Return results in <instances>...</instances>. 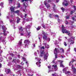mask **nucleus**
<instances>
[{
	"instance_id": "e433bc0d",
	"label": "nucleus",
	"mask_w": 76,
	"mask_h": 76,
	"mask_svg": "<svg viewBox=\"0 0 76 76\" xmlns=\"http://www.w3.org/2000/svg\"><path fill=\"white\" fill-rule=\"evenodd\" d=\"M74 12V10L71 11L70 12V14L72 15V14H73V13Z\"/></svg>"
},
{
	"instance_id": "4be33fe9",
	"label": "nucleus",
	"mask_w": 76,
	"mask_h": 76,
	"mask_svg": "<svg viewBox=\"0 0 76 76\" xmlns=\"http://www.w3.org/2000/svg\"><path fill=\"white\" fill-rule=\"evenodd\" d=\"M10 55L12 57H13V56H16V54H14L13 53H11L10 54Z\"/></svg>"
},
{
	"instance_id": "c85d7f7f",
	"label": "nucleus",
	"mask_w": 76,
	"mask_h": 76,
	"mask_svg": "<svg viewBox=\"0 0 76 76\" xmlns=\"http://www.w3.org/2000/svg\"><path fill=\"white\" fill-rule=\"evenodd\" d=\"M17 67H18V69H20V67H21V66H20V65H18L17 66Z\"/></svg>"
},
{
	"instance_id": "4d7b16f0",
	"label": "nucleus",
	"mask_w": 76,
	"mask_h": 76,
	"mask_svg": "<svg viewBox=\"0 0 76 76\" xmlns=\"http://www.w3.org/2000/svg\"><path fill=\"white\" fill-rule=\"evenodd\" d=\"M66 25L68 24V21H66Z\"/></svg>"
},
{
	"instance_id": "6e6552de",
	"label": "nucleus",
	"mask_w": 76,
	"mask_h": 76,
	"mask_svg": "<svg viewBox=\"0 0 76 76\" xmlns=\"http://www.w3.org/2000/svg\"><path fill=\"white\" fill-rule=\"evenodd\" d=\"M29 27H30V25H28L27 26H26V32L28 33V31H29Z\"/></svg>"
},
{
	"instance_id": "412c9836",
	"label": "nucleus",
	"mask_w": 76,
	"mask_h": 76,
	"mask_svg": "<svg viewBox=\"0 0 76 76\" xmlns=\"http://www.w3.org/2000/svg\"><path fill=\"white\" fill-rule=\"evenodd\" d=\"M61 9V10H62L63 12H64V8L63 7H62Z\"/></svg>"
},
{
	"instance_id": "473e14b6",
	"label": "nucleus",
	"mask_w": 76,
	"mask_h": 76,
	"mask_svg": "<svg viewBox=\"0 0 76 76\" xmlns=\"http://www.w3.org/2000/svg\"><path fill=\"white\" fill-rule=\"evenodd\" d=\"M16 59H13L12 62H14L15 63H16Z\"/></svg>"
},
{
	"instance_id": "7ed1b4c3",
	"label": "nucleus",
	"mask_w": 76,
	"mask_h": 76,
	"mask_svg": "<svg viewBox=\"0 0 76 76\" xmlns=\"http://www.w3.org/2000/svg\"><path fill=\"white\" fill-rule=\"evenodd\" d=\"M72 39H75V37H71V38L69 39L68 40V42H69L70 44L71 45L72 44H73L75 43L74 41L72 40Z\"/></svg>"
},
{
	"instance_id": "e2e57ef3",
	"label": "nucleus",
	"mask_w": 76,
	"mask_h": 76,
	"mask_svg": "<svg viewBox=\"0 0 76 76\" xmlns=\"http://www.w3.org/2000/svg\"><path fill=\"white\" fill-rule=\"evenodd\" d=\"M20 35L21 36H23V33H20Z\"/></svg>"
},
{
	"instance_id": "b1692460",
	"label": "nucleus",
	"mask_w": 76,
	"mask_h": 76,
	"mask_svg": "<svg viewBox=\"0 0 76 76\" xmlns=\"http://www.w3.org/2000/svg\"><path fill=\"white\" fill-rule=\"evenodd\" d=\"M24 1H31V0H22L21 1L23 2Z\"/></svg>"
},
{
	"instance_id": "6ab92c4d",
	"label": "nucleus",
	"mask_w": 76,
	"mask_h": 76,
	"mask_svg": "<svg viewBox=\"0 0 76 76\" xmlns=\"http://www.w3.org/2000/svg\"><path fill=\"white\" fill-rule=\"evenodd\" d=\"M73 7H74V12H76L75 11H76V7L75 5H73Z\"/></svg>"
},
{
	"instance_id": "09e8293b",
	"label": "nucleus",
	"mask_w": 76,
	"mask_h": 76,
	"mask_svg": "<svg viewBox=\"0 0 76 76\" xmlns=\"http://www.w3.org/2000/svg\"><path fill=\"white\" fill-rule=\"evenodd\" d=\"M12 22L13 23H15V20H12Z\"/></svg>"
},
{
	"instance_id": "f257e3e1",
	"label": "nucleus",
	"mask_w": 76,
	"mask_h": 76,
	"mask_svg": "<svg viewBox=\"0 0 76 76\" xmlns=\"http://www.w3.org/2000/svg\"><path fill=\"white\" fill-rule=\"evenodd\" d=\"M64 25H62V32L63 34H64V33L65 34L67 33V35L68 36H71V34H70V31H67L66 29L64 28Z\"/></svg>"
},
{
	"instance_id": "c9c22d12",
	"label": "nucleus",
	"mask_w": 76,
	"mask_h": 76,
	"mask_svg": "<svg viewBox=\"0 0 76 76\" xmlns=\"http://www.w3.org/2000/svg\"><path fill=\"white\" fill-rule=\"evenodd\" d=\"M49 18H52V15L51 14H50L49 15Z\"/></svg>"
},
{
	"instance_id": "bf43d9fd",
	"label": "nucleus",
	"mask_w": 76,
	"mask_h": 76,
	"mask_svg": "<svg viewBox=\"0 0 76 76\" xmlns=\"http://www.w3.org/2000/svg\"><path fill=\"white\" fill-rule=\"evenodd\" d=\"M2 65V64L0 63V69L1 67V65Z\"/></svg>"
},
{
	"instance_id": "c756f323",
	"label": "nucleus",
	"mask_w": 76,
	"mask_h": 76,
	"mask_svg": "<svg viewBox=\"0 0 76 76\" xmlns=\"http://www.w3.org/2000/svg\"><path fill=\"white\" fill-rule=\"evenodd\" d=\"M55 58H57V53H55Z\"/></svg>"
},
{
	"instance_id": "2eb2a0df",
	"label": "nucleus",
	"mask_w": 76,
	"mask_h": 76,
	"mask_svg": "<svg viewBox=\"0 0 76 76\" xmlns=\"http://www.w3.org/2000/svg\"><path fill=\"white\" fill-rule=\"evenodd\" d=\"M20 20H21V19L20 18H18V19H17V20L16 21V22H17V23H19Z\"/></svg>"
},
{
	"instance_id": "72a5a7b5",
	"label": "nucleus",
	"mask_w": 76,
	"mask_h": 76,
	"mask_svg": "<svg viewBox=\"0 0 76 76\" xmlns=\"http://www.w3.org/2000/svg\"><path fill=\"white\" fill-rule=\"evenodd\" d=\"M0 6H3V2H1L0 4Z\"/></svg>"
},
{
	"instance_id": "7c9ffc66",
	"label": "nucleus",
	"mask_w": 76,
	"mask_h": 76,
	"mask_svg": "<svg viewBox=\"0 0 76 76\" xmlns=\"http://www.w3.org/2000/svg\"><path fill=\"white\" fill-rule=\"evenodd\" d=\"M73 72L75 74H76V69H74Z\"/></svg>"
},
{
	"instance_id": "aec40b11",
	"label": "nucleus",
	"mask_w": 76,
	"mask_h": 76,
	"mask_svg": "<svg viewBox=\"0 0 76 76\" xmlns=\"http://www.w3.org/2000/svg\"><path fill=\"white\" fill-rule=\"evenodd\" d=\"M46 7H47V9H50V5L49 4L47 5L46 6Z\"/></svg>"
},
{
	"instance_id": "f8f14e48",
	"label": "nucleus",
	"mask_w": 76,
	"mask_h": 76,
	"mask_svg": "<svg viewBox=\"0 0 76 76\" xmlns=\"http://www.w3.org/2000/svg\"><path fill=\"white\" fill-rule=\"evenodd\" d=\"M19 30L20 31H21V32H23V28L21 27L20 28H18Z\"/></svg>"
},
{
	"instance_id": "ddd939ff",
	"label": "nucleus",
	"mask_w": 76,
	"mask_h": 76,
	"mask_svg": "<svg viewBox=\"0 0 76 76\" xmlns=\"http://www.w3.org/2000/svg\"><path fill=\"white\" fill-rule=\"evenodd\" d=\"M47 54H45L44 56V58H45V60H47Z\"/></svg>"
},
{
	"instance_id": "13d9d810",
	"label": "nucleus",
	"mask_w": 76,
	"mask_h": 76,
	"mask_svg": "<svg viewBox=\"0 0 76 76\" xmlns=\"http://www.w3.org/2000/svg\"><path fill=\"white\" fill-rule=\"evenodd\" d=\"M70 73V72L69 71H68L67 72V73Z\"/></svg>"
},
{
	"instance_id": "58836bf2",
	"label": "nucleus",
	"mask_w": 76,
	"mask_h": 76,
	"mask_svg": "<svg viewBox=\"0 0 76 76\" xmlns=\"http://www.w3.org/2000/svg\"><path fill=\"white\" fill-rule=\"evenodd\" d=\"M47 41H50V38L48 37V38H47Z\"/></svg>"
},
{
	"instance_id": "a19ab883",
	"label": "nucleus",
	"mask_w": 76,
	"mask_h": 76,
	"mask_svg": "<svg viewBox=\"0 0 76 76\" xmlns=\"http://www.w3.org/2000/svg\"><path fill=\"white\" fill-rule=\"evenodd\" d=\"M72 19L73 20H75V21H76V20H75V17H73L72 18Z\"/></svg>"
},
{
	"instance_id": "9b49d317",
	"label": "nucleus",
	"mask_w": 76,
	"mask_h": 76,
	"mask_svg": "<svg viewBox=\"0 0 76 76\" xmlns=\"http://www.w3.org/2000/svg\"><path fill=\"white\" fill-rule=\"evenodd\" d=\"M62 4H63V5H64L65 6H67L68 5H69V3H65V2H64L62 3Z\"/></svg>"
},
{
	"instance_id": "6e6d98bb",
	"label": "nucleus",
	"mask_w": 76,
	"mask_h": 76,
	"mask_svg": "<svg viewBox=\"0 0 76 76\" xmlns=\"http://www.w3.org/2000/svg\"><path fill=\"white\" fill-rule=\"evenodd\" d=\"M48 2H49L50 3H51V0H48Z\"/></svg>"
},
{
	"instance_id": "4468645a",
	"label": "nucleus",
	"mask_w": 76,
	"mask_h": 76,
	"mask_svg": "<svg viewBox=\"0 0 76 76\" xmlns=\"http://www.w3.org/2000/svg\"><path fill=\"white\" fill-rule=\"evenodd\" d=\"M60 50L63 53H64V49H63V48H60Z\"/></svg>"
},
{
	"instance_id": "a878e982",
	"label": "nucleus",
	"mask_w": 76,
	"mask_h": 76,
	"mask_svg": "<svg viewBox=\"0 0 76 76\" xmlns=\"http://www.w3.org/2000/svg\"><path fill=\"white\" fill-rule=\"evenodd\" d=\"M53 10H55V8H56V5L55 4H53Z\"/></svg>"
},
{
	"instance_id": "0e129e2a",
	"label": "nucleus",
	"mask_w": 76,
	"mask_h": 76,
	"mask_svg": "<svg viewBox=\"0 0 76 76\" xmlns=\"http://www.w3.org/2000/svg\"><path fill=\"white\" fill-rule=\"evenodd\" d=\"M56 3H58L59 1V0H56Z\"/></svg>"
},
{
	"instance_id": "dca6fc26",
	"label": "nucleus",
	"mask_w": 76,
	"mask_h": 76,
	"mask_svg": "<svg viewBox=\"0 0 76 76\" xmlns=\"http://www.w3.org/2000/svg\"><path fill=\"white\" fill-rule=\"evenodd\" d=\"M52 66L53 67H54V69H57V65H52Z\"/></svg>"
},
{
	"instance_id": "a18cd8bd",
	"label": "nucleus",
	"mask_w": 76,
	"mask_h": 76,
	"mask_svg": "<svg viewBox=\"0 0 76 76\" xmlns=\"http://www.w3.org/2000/svg\"><path fill=\"white\" fill-rule=\"evenodd\" d=\"M63 73H66V72H65V70H64V69H63Z\"/></svg>"
},
{
	"instance_id": "423d86ee",
	"label": "nucleus",
	"mask_w": 76,
	"mask_h": 76,
	"mask_svg": "<svg viewBox=\"0 0 76 76\" xmlns=\"http://www.w3.org/2000/svg\"><path fill=\"white\" fill-rule=\"evenodd\" d=\"M44 54H45V52H44V50H41L40 51V57H42Z\"/></svg>"
},
{
	"instance_id": "8fccbe9b",
	"label": "nucleus",
	"mask_w": 76,
	"mask_h": 76,
	"mask_svg": "<svg viewBox=\"0 0 76 76\" xmlns=\"http://www.w3.org/2000/svg\"><path fill=\"white\" fill-rule=\"evenodd\" d=\"M48 69H51V66H48Z\"/></svg>"
},
{
	"instance_id": "f03ea898",
	"label": "nucleus",
	"mask_w": 76,
	"mask_h": 76,
	"mask_svg": "<svg viewBox=\"0 0 76 76\" xmlns=\"http://www.w3.org/2000/svg\"><path fill=\"white\" fill-rule=\"evenodd\" d=\"M15 7H14L13 6H12L10 7V10L12 12H14L15 13H17V14H18V13H19V10H17L15 12Z\"/></svg>"
},
{
	"instance_id": "49530a36",
	"label": "nucleus",
	"mask_w": 76,
	"mask_h": 76,
	"mask_svg": "<svg viewBox=\"0 0 76 76\" xmlns=\"http://www.w3.org/2000/svg\"><path fill=\"white\" fill-rule=\"evenodd\" d=\"M19 44L20 45H22V42H21V41L19 43Z\"/></svg>"
},
{
	"instance_id": "ea45409f",
	"label": "nucleus",
	"mask_w": 76,
	"mask_h": 76,
	"mask_svg": "<svg viewBox=\"0 0 76 76\" xmlns=\"http://www.w3.org/2000/svg\"><path fill=\"white\" fill-rule=\"evenodd\" d=\"M37 31H39V30H40V27H38L37 28Z\"/></svg>"
},
{
	"instance_id": "052dcab7",
	"label": "nucleus",
	"mask_w": 76,
	"mask_h": 76,
	"mask_svg": "<svg viewBox=\"0 0 76 76\" xmlns=\"http://www.w3.org/2000/svg\"><path fill=\"white\" fill-rule=\"evenodd\" d=\"M55 16H56V18H58V15H56Z\"/></svg>"
},
{
	"instance_id": "9d476101",
	"label": "nucleus",
	"mask_w": 76,
	"mask_h": 76,
	"mask_svg": "<svg viewBox=\"0 0 76 76\" xmlns=\"http://www.w3.org/2000/svg\"><path fill=\"white\" fill-rule=\"evenodd\" d=\"M63 61H61L60 62V64L61 67H62L64 68V65L63 64Z\"/></svg>"
},
{
	"instance_id": "680f3d73",
	"label": "nucleus",
	"mask_w": 76,
	"mask_h": 76,
	"mask_svg": "<svg viewBox=\"0 0 76 76\" xmlns=\"http://www.w3.org/2000/svg\"><path fill=\"white\" fill-rule=\"evenodd\" d=\"M42 27H43V28H46V27L45 25H44L42 26Z\"/></svg>"
},
{
	"instance_id": "bb28decb",
	"label": "nucleus",
	"mask_w": 76,
	"mask_h": 76,
	"mask_svg": "<svg viewBox=\"0 0 76 76\" xmlns=\"http://www.w3.org/2000/svg\"><path fill=\"white\" fill-rule=\"evenodd\" d=\"M23 5L24 7H25V8H26V5L25 4V3H24L23 4Z\"/></svg>"
},
{
	"instance_id": "a211bd4d",
	"label": "nucleus",
	"mask_w": 76,
	"mask_h": 76,
	"mask_svg": "<svg viewBox=\"0 0 76 76\" xmlns=\"http://www.w3.org/2000/svg\"><path fill=\"white\" fill-rule=\"evenodd\" d=\"M1 59H3L2 55H1V54L0 53V60H1Z\"/></svg>"
},
{
	"instance_id": "de8ad7c7",
	"label": "nucleus",
	"mask_w": 76,
	"mask_h": 76,
	"mask_svg": "<svg viewBox=\"0 0 76 76\" xmlns=\"http://www.w3.org/2000/svg\"><path fill=\"white\" fill-rule=\"evenodd\" d=\"M48 24H50V23H51V21H48Z\"/></svg>"
},
{
	"instance_id": "1a4fd4ad",
	"label": "nucleus",
	"mask_w": 76,
	"mask_h": 76,
	"mask_svg": "<svg viewBox=\"0 0 76 76\" xmlns=\"http://www.w3.org/2000/svg\"><path fill=\"white\" fill-rule=\"evenodd\" d=\"M47 36L45 35H43V38L45 39V40H47Z\"/></svg>"
},
{
	"instance_id": "39448f33",
	"label": "nucleus",
	"mask_w": 76,
	"mask_h": 76,
	"mask_svg": "<svg viewBox=\"0 0 76 76\" xmlns=\"http://www.w3.org/2000/svg\"><path fill=\"white\" fill-rule=\"evenodd\" d=\"M30 42V41H29V40L27 39L25 40L24 41V44H25L26 46L27 45H29Z\"/></svg>"
},
{
	"instance_id": "603ef678",
	"label": "nucleus",
	"mask_w": 76,
	"mask_h": 76,
	"mask_svg": "<svg viewBox=\"0 0 76 76\" xmlns=\"http://www.w3.org/2000/svg\"><path fill=\"white\" fill-rule=\"evenodd\" d=\"M60 20H60V19H58V22H60Z\"/></svg>"
},
{
	"instance_id": "0eeeda50",
	"label": "nucleus",
	"mask_w": 76,
	"mask_h": 76,
	"mask_svg": "<svg viewBox=\"0 0 76 76\" xmlns=\"http://www.w3.org/2000/svg\"><path fill=\"white\" fill-rule=\"evenodd\" d=\"M59 51L60 50L58 48H55L54 50V54H57V52Z\"/></svg>"
},
{
	"instance_id": "2f4dec72",
	"label": "nucleus",
	"mask_w": 76,
	"mask_h": 76,
	"mask_svg": "<svg viewBox=\"0 0 76 76\" xmlns=\"http://www.w3.org/2000/svg\"><path fill=\"white\" fill-rule=\"evenodd\" d=\"M44 46H42L40 48L41 50H42V49L44 50Z\"/></svg>"
},
{
	"instance_id": "37998d69",
	"label": "nucleus",
	"mask_w": 76,
	"mask_h": 76,
	"mask_svg": "<svg viewBox=\"0 0 76 76\" xmlns=\"http://www.w3.org/2000/svg\"><path fill=\"white\" fill-rule=\"evenodd\" d=\"M13 54H16H16H17V53H16V52H13Z\"/></svg>"
},
{
	"instance_id": "20e7f679",
	"label": "nucleus",
	"mask_w": 76,
	"mask_h": 76,
	"mask_svg": "<svg viewBox=\"0 0 76 76\" xmlns=\"http://www.w3.org/2000/svg\"><path fill=\"white\" fill-rule=\"evenodd\" d=\"M5 72L7 74H9V73H12L11 70L10 69L6 68Z\"/></svg>"
},
{
	"instance_id": "4c0bfd02",
	"label": "nucleus",
	"mask_w": 76,
	"mask_h": 76,
	"mask_svg": "<svg viewBox=\"0 0 76 76\" xmlns=\"http://www.w3.org/2000/svg\"><path fill=\"white\" fill-rule=\"evenodd\" d=\"M23 59L24 61H25L26 60V58H25V57H23Z\"/></svg>"
},
{
	"instance_id": "774afa93",
	"label": "nucleus",
	"mask_w": 76,
	"mask_h": 76,
	"mask_svg": "<svg viewBox=\"0 0 76 76\" xmlns=\"http://www.w3.org/2000/svg\"><path fill=\"white\" fill-rule=\"evenodd\" d=\"M74 51L76 52V48H74Z\"/></svg>"
},
{
	"instance_id": "338daca9",
	"label": "nucleus",
	"mask_w": 76,
	"mask_h": 76,
	"mask_svg": "<svg viewBox=\"0 0 76 76\" xmlns=\"http://www.w3.org/2000/svg\"><path fill=\"white\" fill-rule=\"evenodd\" d=\"M76 61V60H74V59H72V61Z\"/></svg>"
},
{
	"instance_id": "f704fd0d",
	"label": "nucleus",
	"mask_w": 76,
	"mask_h": 76,
	"mask_svg": "<svg viewBox=\"0 0 76 76\" xmlns=\"http://www.w3.org/2000/svg\"><path fill=\"white\" fill-rule=\"evenodd\" d=\"M20 7V3H19V4L18 6V7Z\"/></svg>"
},
{
	"instance_id": "5701e85b",
	"label": "nucleus",
	"mask_w": 76,
	"mask_h": 76,
	"mask_svg": "<svg viewBox=\"0 0 76 76\" xmlns=\"http://www.w3.org/2000/svg\"><path fill=\"white\" fill-rule=\"evenodd\" d=\"M45 48H46L48 49L49 48V45H47L46 46V45H45Z\"/></svg>"
},
{
	"instance_id": "c03bdc74",
	"label": "nucleus",
	"mask_w": 76,
	"mask_h": 76,
	"mask_svg": "<svg viewBox=\"0 0 76 76\" xmlns=\"http://www.w3.org/2000/svg\"><path fill=\"white\" fill-rule=\"evenodd\" d=\"M28 16V15H27V14H25V15H24V17L25 18H26V16Z\"/></svg>"
},
{
	"instance_id": "393cba45",
	"label": "nucleus",
	"mask_w": 76,
	"mask_h": 76,
	"mask_svg": "<svg viewBox=\"0 0 76 76\" xmlns=\"http://www.w3.org/2000/svg\"><path fill=\"white\" fill-rule=\"evenodd\" d=\"M64 45H65V46H66H66H67V44L66 43V42H64Z\"/></svg>"
},
{
	"instance_id": "79ce46f5",
	"label": "nucleus",
	"mask_w": 76,
	"mask_h": 76,
	"mask_svg": "<svg viewBox=\"0 0 76 76\" xmlns=\"http://www.w3.org/2000/svg\"><path fill=\"white\" fill-rule=\"evenodd\" d=\"M66 19H69V16H67L66 17Z\"/></svg>"
},
{
	"instance_id": "864d4df0",
	"label": "nucleus",
	"mask_w": 76,
	"mask_h": 76,
	"mask_svg": "<svg viewBox=\"0 0 76 76\" xmlns=\"http://www.w3.org/2000/svg\"><path fill=\"white\" fill-rule=\"evenodd\" d=\"M10 22H12L13 21V20H12L10 19Z\"/></svg>"
},
{
	"instance_id": "f3484780",
	"label": "nucleus",
	"mask_w": 76,
	"mask_h": 76,
	"mask_svg": "<svg viewBox=\"0 0 76 76\" xmlns=\"http://www.w3.org/2000/svg\"><path fill=\"white\" fill-rule=\"evenodd\" d=\"M38 62H37L36 63V64L37 66H38V67H39L41 66V65L40 64H39V65H38Z\"/></svg>"
},
{
	"instance_id": "3c124183",
	"label": "nucleus",
	"mask_w": 76,
	"mask_h": 76,
	"mask_svg": "<svg viewBox=\"0 0 76 76\" xmlns=\"http://www.w3.org/2000/svg\"><path fill=\"white\" fill-rule=\"evenodd\" d=\"M30 34H31V32H30L28 33V34H27V36L29 35H30Z\"/></svg>"
},
{
	"instance_id": "5fc2aeb1",
	"label": "nucleus",
	"mask_w": 76,
	"mask_h": 76,
	"mask_svg": "<svg viewBox=\"0 0 76 76\" xmlns=\"http://www.w3.org/2000/svg\"><path fill=\"white\" fill-rule=\"evenodd\" d=\"M56 73H55L54 74H52V75H53V76H55V74H56Z\"/></svg>"
},
{
	"instance_id": "69168bd1",
	"label": "nucleus",
	"mask_w": 76,
	"mask_h": 76,
	"mask_svg": "<svg viewBox=\"0 0 76 76\" xmlns=\"http://www.w3.org/2000/svg\"><path fill=\"white\" fill-rule=\"evenodd\" d=\"M4 35H5V36L7 35V34L5 33H4Z\"/></svg>"
},
{
	"instance_id": "cd10ccee",
	"label": "nucleus",
	"mask_w": 76,
	"mask_h": 76,
	"mask_svg": "<svg viewBox=\"0 0 76 76\" xmlns=\"http://www.w3.org/2000/svg\"><path fill=\"white\" fill-rule=\"evenodd\" d=\"M9 2H10L11 3H12V2H13V0H8Z\"/></svg>"
}]
</instances>
